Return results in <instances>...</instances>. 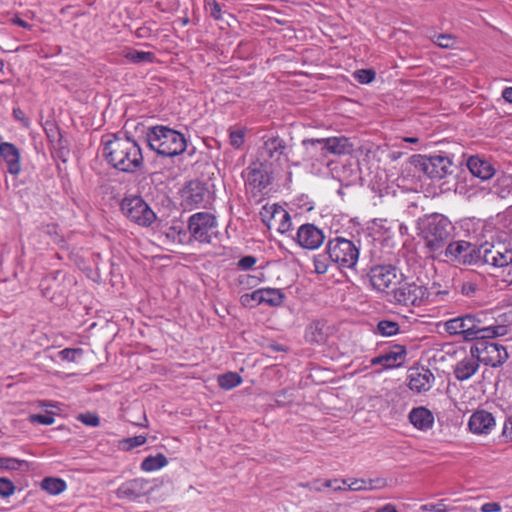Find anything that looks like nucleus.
Wrapping results in <instances>:
<instances>
[{
  "label": "nucleus",
  "mask_w": 512,
  "mask_h": 512,
  "mask_svg": "<svg viewBox=\"0 0 512 512\" xmlns=\"http://www.w3.org/2000/svg\"><path fill=\"white\" fill-rule=\"evenodd\" d=\"M303 153L301 161L315 174L323 172L330 166L328 155H348L353 151V144L345 136L327 138H306L301 141Z\"/></svg>",
  "instance_id": "1"
},
{
  "label": "nucleus",
  "mask_w": 512,
  "mask_h": 512,
  "mask_svg": "<svg viewBox=\"0 0 512 512\" xmlns=\"http://www.w3.org/2000/svg\"><path fill=\"white\" fill-rule=\"evenodd\" d=\"M102 154L114 169L134 173L143 164V154L138 142L128 136L109 134L102 138Z\"/></svg>",
  "instance_id": "2"
},
{
  "label": "nucleus",
  "mask_w": 512,
  "mask_h": 512,
  "mask_svg": "<svg viewBox=\"0 0 512 512\" xmlns=\"http://www.w3.org/2000/svg\"><path fill=\"white\" fill-rule=\"evenodd\" d=\"M419 236L424 240L429 253L439 255L454 236L452 222L442 214H431L418 224Z\"/></svg>",
  "instance_id": "3"
},
{
  "label": "nucleus",
  "mask_w": 512,
  "mask_h": 512,
  "mask_svg": "<svg viewBox=\"0 0 512 512\" xmlns=\"http://www.w3.org/2000/svg\"><path fill=\"white\" fill-rule=\"evenodd\" d=\"M481 316L482 313L466 314L445 322V330L450 335H461L466 341L493 338L503 335L504 327L486 326Z\"/></svg>",
  "instance_id": "4"
},
{
  "label": "nucleus",
  "mask_w": 512,
  "mask_h": 512,
  "mask_svg": "<svg viewBox=\"0 0 512 512\" xmlns=\"http://www.w3.org/2000/svg\"><path fill=\"white\" fill-rule=\"evenodd\" d=\"M149 147L163 157L182 154L187 148L185 136L177 130L164 125L149 127L146 132Z\"/></svg>",
  "instance_id": "5"
},
{
  "label": "nucleus",
  "mask_w": 512,
  "mask_h": 512,
  "mask_svg": "<svg viewBox=\"0 0 512 512\" xmlns=\"http://www.w3.org/2000/svg\"><path fill=\"white\" fill-rule=\"evenodd\" d=\"M326 251L333 263L339 268L347 269L356 267L360 254L359 247L352 240L340 236L327 242Z\"/></svg>",
  "instance_id": "6"
},
{
  "label": "nucleus",
  "mask_w": 512,
  "mask_h": 512,
  "mask_svg": "<svg viewBox=\"0 0 512 512\" xmlns=\"http://www.w3.org/2000/svg\"><path fill=\"white\" fill-rule=\"evenodd\" d=\"M428 288L415 281L398 282V287L393 290V297L396 303L404 306L420 307L429 302Z\"/></svg>",
  "instance_id": "7"
},
{
  "label": "nucleus",
  "mask_w": 512,
  "mask_h": 512,
  "mask_svg": "<svg viewBox=\"0 0 512 512\" xmlns=\"http://www.w3.org/2000/svg\"><path fill=\"white\" fill-rule=\"evenodd\" d=\"M121 209L130 221L142 227L151 226L157 219L155 212L138 196L124 198Z\"/></svg>",
  "instance_id": "8"
},
{
  "label": "nucleus",
  "mask_w": 512,
  "mask_h": 512,
  "mask_svg": "<svg viewBox=\"0 0 512 512\" xmlns=\"http://www.w3.org/2000/svg\"><path fill=\"white\" fill-rule=\"evenodd\" d=\"M217 228L215 216L207 212L195 213L188 221L191 236L201 243H211L218 235Z\"/></svg>",
  "instance_id": "9"
},
{
  "label": "nucleus",
  "mask_w": 512,
  "mask_h": 512,
  "mask_svg": "<svg viewBox=\"0 0 512 512\" xmlns=\"http://www.w3.org/2000/svg\"><path fill=\"white\" fill-rule=\"evenodd\" d=\"M272 173L268 163L260 159L253 161L243 172L246 188L254 195L263 192L271 183Z\"/></svg>",
  "instance_id": "10"
},
{
  "label": "nucleus",
  "mask_w": 512,
  "mask_h": 512,
  "mask_svg": "<svg viewBox=\"0 0 512 512\" xmlns=\"http://www.w3.org/2000/svg\"><path fill=\"white\" fill-rule=\"evenodd\" d=\"M471 352L475 353L479 363L491 367H499L508 359V353L504 346L484 339H478L471 346Z\"/></svg>",
  "instance_id": "11"
},
{
  "label": "nucleus",
  "mask_w": 512,
  "mask_h": 512,
  "mask_svg": "<svg viewBox=\"0 0 512 512\" xmlns=\"http://www.w3.org/2000/svg\"><path fill=\"white\" fill-rule=\"evenodd\" d=\"M258 159L268 163L271 167L282 166L284 162L289 161V149L285 140L279 136L268 137L260 149Z\"/></svg>",
  "instance_id": "12"
},
{
  "label": "nucleus",
  "mask_w": 512,
  "mask_h": 512,
  "mask_svg": "<svg viewBox=\"0 0 512 512\" xmlns=\"http://www.w3.org/2000/svg\"><path fill=\"white\" fill-rule=\"evenodd\" d=\"M477 259L478 262H482L495 269L508 267L512 262L510 249L500 245H482L477 249Z\"/></svg>",
  "instance_id": "13"
},
{
  "label": "nucleus",
  "mask_w": 512,
  "mask_h": 512,
  "mask_svg": "<svg viewBox=\"0 0 512 512\" xmlns=\"http://www.w3.org/2000/svg\"><path fill=\"white\" fill-rule=\"evenodd\" d=\"M368 278L372 288L379 292H385L392 285L399 282L397 268L391 264L372 266Z\"/></svg>",
  "instance_id": "14"
},
{
  "label": "nucleus",
  "mask_w": 512,
  "mask_h": 512,
  "mask_svg": "<svg viewBox=\"0 0 512 512\" xmlns=\"http://www.w3.org/2000/svg\"><path fill=\"white\" fill-rule=\"evenodd\" d=\"M444 252L450 259L462 263L478 262L476 247L464 240L456 242L450 241L444 248Z\"/></svg>",
  "instance_id": "15"
},
{
  "label": "nucleus",
  "mask_w": 512,
  "mask_h": 512,
  "mask_svg": "<svg viewBox=\"0 0 512 512\" xmlns=\"http://www.w3.org/2000/svg\"><path fill=\"white\" fill-rule=\"evenodd\" d=\"M324 239L323 231L314 224H303L297 230L296 241L302 248L317 249L323 244Z\"/></svg>",
  "instance_id": "16"
},
{
  "label": "nucleus",
  "mask_w": 512,
  "mask_h": 512,
  "mask_svg": "<svg viewBox=\"0 0 512 512\" xmlns=\"http://www.w3.org/2000/svg\"><path fill=\"white\" fill-rule=\"evenodd\" d=\"M451 161L444 156H431L421 161L422 171L432 179H442L450 173Z\"/></svg>",
  "instance_id": "17"
},
{
  "label": "nucleus",
  "mask_w": 512,
  "mask_h": 512,
  "mask_svg": "<svg viewBox=\"0 0 512 512\" xmlns=\"http://www.w3.org/2000/svg\"><path fill=\"white\" fill-rule=\"evenodd\" d=\"M284 300V294L280 289L275 288H262L250 294H245L241 297V302L244 305L249 304L251 301L257 304L266 303L270 306H279Z\"/></svg>",
  "instance_id": "18"
},
{
  "label": "nucleus",
  "mask_w": 512,
  "mask_h": 512,
  "mask_svg": "<svg viewBox=\"0 0 512 512\" xmlns=\"http://www.w3.org/2000/svg\"><path fill=\"white\" fill-rule=\"evenodd\" d=\"M148 491V481L143 478H135L121 484L116 491V495L119 499L134 501L146 495Z\"/></svg>",
  "instance_id": "19"
},
{
  "label": "nucleus",
  "mask_w": 512,
  "mask_h": 512,
  "mask_svg": "<svg viewBox=\"0 0 512 512\" xmlns=\"http://www.w3.org/2000/svg\"><path fill=\"white\" fill-rule=\"evenodd\" d=\"M496 426L492 413L486 410L475 411L469 419V430L476 435H488Z\"/></svg>",
  "instance_id": "20"
},
{
  "label": "nucleus",
  "mask_w": 512,
  "mask_h": 512,
  "mask_svg": "<svg viewBox=\"0 0 512 512\" xmlns=\"http://www.w3.org/2000/svg\"><path fill=\"white\" fill-rule=\"evenodd\" d=\"M408 386L417 393L426 392L431 389L435 377L429 369L412 368L408 375Z\"/></svg>",
  "instance_id": "21"
},
{
  "label": "nucleus",
  "mask_w": 512,
  "mask_h": 512,
  "mask_svg": "<svg viewBox=\"0 0 512 512\" xmlns=\"http://www.w3.org/2000/svg\"><path fill=\"white\" fill-rule=\"evenodd\" d=\"M406 356V350L403 346H394L388 352L376 356L370 360L372 366L381 365L383 369H391L400 366Z\"/></svg>",
  "instance_id": "22"
},
{
  "label": "nucleus",
  "mask_w": 512,
  "mask_h": 512,
  "mask_svg": "<svg viewBox=\"0 0 512 512\" xmlns=\"http://www.w3.org/2000/svg\"><path fill=\"white\" fill-rule=\"evenodd\" d=\"M479 361L473 352L466 353L454 366L455 378L459 381L470 379L479 369Z\"/></svg>",
  "instance_id": "23"
},
{
  "label": "nucleus",
  "mask_w": 512,
  "mask_h": 512,
  "mask_svg": "<svg viewBox=\"0 0 512 512\" xmlns=\"http://www.w3.org/2000/svg\"><path fill=\"white\" fill-rule=\"evenodd\" d=\"M0 156L7 164L8 172L12 175H18L21 171L20 152L18 148L9 142L0 144Z\"/></svg>",
  "instance_id": "24"
},
{
  "label": "nucleus",
  "mask_w": 512,
  "mask_h": 512,
  "mask_svg": "<svg viewBox=\"0 0 512 512\" xmlns=\"http://www.w3.org/2000/svg\"><path fill=\"white\" fill-rule=\"evenodd\" d=\"M408 419L410 423L420 431H427L433 427L434 415L424 406L413 408L409 414Z\"/></svg>",
  "instance_id": "25"
},
{
  "label": "nucleus",
  "mask_w": 512,
  "mask_h": 512,
  "mask_svg": "<svg viewBox=\"0 0 512 512\" xmlns=\"http://www.w3.org/2000/svg\"><path fill=\"white\" fill-rule=\"evenodd\" d=\"M467 166L474 176L482 180L490 179L495 174L493 166L488 161L478 156L470 157Z\"/></svg>",
  "instance_id": "26"
},
{
  "label": "nucleus",
  "mask_w": 512,
  "mask_h": 512,
  "mask_svg": "<svg viewBox=\"0 0 512 512\" xmlns=\"http://www.w3.org/2000/svg\"><path fill=\"white\" fill-rule=\"evenodd\" d=\"M492 193L505 199L512 195V174L500 173L491 188Z\"/></svg>",
  "instance_id": "27"
},
{
  "label": "nucleus",
  "mask_w": 512,
  "mask_h": 512,
  "mask_svg": "<svg viewBox=\"0 0 512 512\" xmlns=\"http://www.w3.org/2000/svg\"><path fill=\"white\" fill-rule=\"evenodd\" d=\"M341 484L347 486L346 490H351V491L373 490L376 488H383L386 486V482L384 479H376V480L353 479L349 483L347 480L342 479Z\"/></svg>",
  "instance_id": "28"
},
{
  "label": "nucleus",
  "mask_w": 512,
  "mask_h": 512,
  "mask_svg": "<svg viewBox=\"0 0 512 512\" xmlns=\"http://www.w3.org/2000/svg\"><path fill=\"white\" fill-rule=\"evenodd\" d=\"M186 193V200L196 206L204 204L209 194L206 187L199 182L191 183Z\"/></svg>",
  "instance_id": "29"
},
{
  "label": "nucleus",
  "mask_w": 512,
  "mask_h": 512,
  "mask_svg": "<svg viewBox=\"0 0 512 512\" xmlns=\"http://www.w3.org/2000/svg\"><path fill=\"white\" fill-rule=\"evenodd\" d=\"M272 221L278 224L277 230L280 233H286L292 227V222L289 213L282 208H277L273 211Z\"/></svg>",
  "instance_id": "30"
},
{
  "label": "nucleus",
  "mask_w": 512,
  "mask_h": 512,
  "mask_svg": "<svg viewBox=\"0 0 512 512\" xmlns=\"http://www.w3.org/2000/svg\"><path fill=\"white\" fill-rule=\"evenodd\" d=\"M167 464L166 456L159 453L155 456L146 457L141 463V469L146 472H152L165 467Z\"/></svg>",
  "instance_id": "31"
},
{
  "label": "nucleus",
  "mask_w": 512,
  "mask_h": 512,
  "mask_svg": "<svg viewBox=\"0 0 512 512\" xmlns=\"http://www.w3.org/2000/svg\"><path fill=\"white\" fill-rule=\"evenodd\" d=\"M429 294L428 304L450 301L455 296V292L453 290L449 288L441 290L435 283L432 285L431 290H429Z\"/></svg>",
  "instance_id": "32"
},
{
  "label": "nucleus",
  "mask_w": 512,
  "mask_h": 512,
  "mask_svg": "<svg viewBox=\"0 0 512 512\" xmlns=\"http://www.w3.org/2000/svg\"><path fill=\"white\" fill-rule=\"evenodd\" d=\"M306 339L312 343H323L326 340L324 324L317 321L313 322L306 330Z\"/></svg>",
  "instance_id": "33"
},
{
  "label": "nucleus",
  "mask_w": 512,
  "mask_h": 512,
  "mask_svg": "<svg viewBox=\"0 0 512 512\" xmlns=\"http://www.w3.org/2000/svg\"><path fill=\"white\" fill-rule=\"evenodd\" d=\"M218 385L224 390H230L242 383L241 376L236 372H227L217 378Z\"/></svg>",
  "instance_id": "34"
},
{
  "label": "nucleus",
  "mask_w": 512,
  "mask_h": 512,
  "mask_svg": "<svg viewBox=\"0 0 512 512\" xmlns=\"http://www.w3.org/2000/svg\"><path fill=\"white\" fill-rule=\"evenodd\" d=\"M41 486L43 490L47 491L52 495H58L62 493L63 491H65L67 487L64 480L52 477L45 478L42 481Z\"/></svg>",
  "instance_id": "35"
},
{
  "label": "nucleus",
  "mask_w": 512,
  "mask_h": 512,
  "mask_svg": "<svg viewBox=\"0 0 512 512\" xmlns=\"http://www.w3.org/2000/svg\"><path fill=\"white\" fill-rule=\"evenodd\" d=\"M331 263H333L331 261V257L325 250V253H319L314 256V258H313L314 271L317 274H325V273H327Z\"/></svg>",
  "instance_id": "36"
},
{
  "label": "nucleus",
  "mask_w": 512,
  "mask_h": 512,
  "mask_svg": "<svg viewBox=\"0 0 512 512\" xmlns=\"http://www.w3.org/2000/svg\"><path fill=\"white\" fill-rule=\"evenodd\" d=\"M125 58L132 63H152L154 61V54L152 52L130 50L125 53Z\"/></svg>",
  "instance_id": "37"
},
{
  "label": "nucleus",
  "mask_w": 512,
  "mask_h": 512,
  "mask_svg": "<svg viewBox=\"0 0 512 512\" xmlns=\"http://www.w3.org/2000/svg\"><path fill=\"white\" fill-rule=\"evenodd\" d=\"M399 324L391 320H381L377 324V331L380 335L390 337L398 334Z\"/></svg>",
  "instance_id": "38"
},
{
  "label": "nucleus",
  "mask_w": 512,
  "mask_h": 512,
  "mask_svg": "<svg viewBox=\"0 0 512 512\" xmlns=\"http://www.w3.org/2000/svg\"><path fill=\"white\" fill-rule=\"evenodd\" d=\"M146 437L144 435H138L130 438H125L120 441V447L122 450L129 451L133 448L139 447L146 443Z\"/></svg>",
  "instance_id": "39"
},
{
  "label": "nucleus",
  "mask_w": 512,
  "mask_h": 512,
  "mask_svg": "<svg viewBox=\"0 0 512 512\" xmlns=\"http://www.w3.org/2000/svg\"><path fill=\"white\" fill-rule=\"evenodd\" d=\"M245 142V130L243 129H230L229 130V143L235 149H240Z\"/></svg>",
  "instance_id": "40"
},
{
  "label": "nucleus",
  "mask_w": 512,
  "mask_h": 512,
  "mask_svg": "<svg viewBox=\"0 0 512 512\" xmlns=\"http://www.w3.org/2000/svg\"><path fill=\"white\" fill-rule=\"evenodd\" d=\"M434 44L441 48H453L456 44L455 38L451 34H435L432 37Z\"/></svg>",
  "instance_id": "41"
},
{
  "label": "nucleus",
  "mask_w": 512,
  "mask_h": 512,
  "mask_svg": "<svg viewBox=\"0 0 512 512\" xmlns=\"http://www.w3.org/2000/svg\"><path fill=\"white\" fill-rule=\"evenodd\" d=\"M58 354L63 361L75 362L83 354V350L81 348H65Z\"/></svg>",
  "instance_id": "42"
},
{
  "label": "nucleus",
  "mask_w": 512,
  "mask_h": 512,
  "mask_svg": "<svg viewBox=\"0 0 512 512\" xmlns=\"http://www.w3.org/2000/svg\"><path fill=\"white\" fill-rule=\"evenodd\" d=\"M205 9L215 20L219 21L222 19V9L216 0H207Z\"/></svg>",
  "instance_id": "43"
},
{
  "label": "nucleus",
  "mask_w": 512,
  "mask_h": 512,
  "mask_svg": "<svg viewBox=\"0 0 512 512\" xmlns=\"http://www.w3.org/2000/svg\"><path fill=\"white\" fill-rule=\"evenodd\" d=\"M354 78L361 84H368L375 78V72L371 69H360L354 72Z\"/></svg>",
  "instance_id": "44"
},
{
  "label": "nucleus",
  "mask_w": 512,
  "mask_h": 512,
  "mask_svg": "<svg viewBox=\"0 0 512 512\" xmlns=\"http://www.w3.org/2000/svg\"><path fill=\"white\" fill-rule=\"evenodd\" d=\"M24 461L10 457H0V469L17 470L21 467Z\"/></svg>",
  "instance_id": "45"
},
{
  "label": "nucleus",
  "mask_w": 512,
  "mask_h": 512,
  "mask_svg": "<svg viewBox=\"0 0 512 512\" xmlns=\"http://www.w3.org/2000/svg\"><path fill=\"white\" fill-rule=\"evenodd\" d=\"M15 491L12 481L7 478H0V497L6 498L11 496Z\"/></svg>",
  "instance_id": "46"
},
{
  "label": "nucleus",
  "mask_w": 512,
  "mask_h": 512,
  "mask_svg": "<svg viewBox=\"0 0 512 512\" xmlns=\"http://www.w3.org/2000/svg\"><path fill=\"white\" fill-rule=\"evenodd\" d=\"M78 420L91 427H97L100 424L99 417L93 413L81 414Z\"/></svg>",
  "instance_id": "47"
},
{
  "label": "nucleus",
  "mask_w": 512,
  "mask_h": 512,
  "mask_svg": "<svg viewBox=\"0 0 512 512\" xmlns=\"http://www.w3.org/2000/svg\"><path fill=\"white\" fill-rule=\"evenodd\" d=\"M257 262V259L256 257L252 256V255H247V256H244L242 257L239 261H238V267L241 269V270H249L251 269Z\"/></svg>",
  "instance_id": "48"
},
{
  "label": "nucleus",
  "mask_w": 512,
  "mask_h": 512,
  "mask_svg": "<svg viewBox=\"0 0 512 512\" xmlns=\"http://www.w3.org/2000/svg\"><path fill=\"white\" fill-rule=\"evenodd\" d=\"M31 421L42 425H51L54 423L55 419L54 416L50 414H35L31 416Z\"/></svg>",
  "instance_id": "49"
},
{
  "label": "nucleus",
  "mask_w": 512,
  "mask_h": 512,
  "mask_svg": "<svg viewBox=\"0 0 512 512\" xmlns=\"http://www.w3.org/2000/svg\"><path fill=\"white\" fill-rule=\"evenodd\" d=\"M421 509L423 511H434V512H447L448 511L447 506L445 505L443 500H441L440 502H438L436 504L429 503V504L422 505Z\"/></svg>",
  "instance_id": "50"
},
{
  "label": "nucleus",
  "mask_w": 512,
  "mask_h": 512,
  "mask_svg": "<svg viewBox=\"0 0 512 512\" xmlns=\"http://www.w3.org/2000/svg\"><path fill=\"white\" fill-rule=\"evenodd\" d=\"M339 483H341V480H338V479H333V480H326L324 483H323V487L325 488H331L333 489L334 491H342V490H346V487L345 485H340Z\"/></svg>",
  "instance_id": "51"
},
{
  "label": "nucleus",
  "mask_w": 512,
  "mask_h": 512,
  "mask_svg": "<svg viewBox=\"0 0 512 512\" xmlns=\"http://www.w3.org/2000/svg\"><path fill=\"white\" fill-rule=\"evenodd\" d=\"M477 290V286L473 282H465L462 284L461 292L465 296H473Z\"/></svg>",
  "instance_id": "52"
},
{
  "label": "nucleus",
  "mask_w": 512,
  "mask_h": 512,
  "mask_svg": "<svg viewBox=\"0 0 512 512\" xmlns=\"http://www.w3.org/2000/svg\"><path fill=\"white\" fill-rule=\"evenodd\" d=\"M501 509V505L496 502L484 503L480 508L482 512H500Z\"/></svg>",
  "instance_id": "53"
},
{
  "label": "nucleus",
  "mask_w": 512,
  "mask_h": 512,
  "mask_svg": "<svg viewBox=\"0 0 512 512\" xmlns=\"http://www.w3.org/2000/svg\"><path fill=\"white\" fill-rule=\"evenodd\" d=\"M502 435L512 441V416L508 417L504 423Z\"/></svg>",
  "instance_id": "54"
},
{
  "label": "nucleus",
  "mask_w": 512,
  "mask_h": 512,
  "mask_svg": "<svg viewBox=\"0 0 512 512\" xmlns=\"http://www.w3.org/2000/svg\"><path fill=\"white\" fill-rule=\"evenodd\" d=\"M11 22L15 25H18L22 28H25V29H30L31 28V25L24 21L23 19H21L20 17L18 16H14L12 19H11Z\"/></svg>",
  "instance_id": "55"
},
{
  "label": "nucleus",
  "mask_w": 512,
  "mask_h": 512,
  "mask_svg": "<svg viewBox=\"0 0 512 512\" xmlns=\"http://www.w3.org/2000/svg\"><path fill=\"white\" fill-rule=\"evenodd\" d=\"M502 98L508 102L512 103V87H506L502 91Z\"/></svg>",
  "instance_id": "56"
},
{
  "label": "nucleus",
  "mask_w": 512,
  "mask_h": 512,
  "mask_svg": "<svg viewBox=\"0 0 512 512\" xmlns=\"http://www.w3.org/2000/svg\"><path fill=\"white\" fill-rule=\"evenodd\" d=\"M376 512H398L396 507L393 504H386L382 506L381 508L377 509Z\"/></svg>",
  "instance_id": "57"
},
{
  "label": "nucleus",
  "mask_w": 512,
  "mask_h": 512,
  "mask_svg": "<svg viewBox=\"0 0 512 512\" xmlns=\"http://www.w3.org/2000/svg\"><path fill=\"white\" fill-rule=\"evenodd\" d=\"M402 141L416 144L419 142V139L417 137H404V138H402Z\"/></svg>",
  "instance_id": "58"
},
{
  "label": "nucleus",
  "mask_w": 512,
  "mask_h": 512,
  "mask_svg": "<svg viewBox=\"0 0 512 512\" xmlns=\"http://www.w3.org/2000/svg\"><path fill=\"white\" fill-rule=\"evenodd\" d=\"M170 231L171 232L167 233V236H172V235H175L176 233L180 234V230H177V227H175V226L171 227Z\"/></svg>",
  "instance_id": "59"
},
{
  "label": "nucleus",
  "mask_w": 512,
  "mask_h": 512,
  "mask_svg": "<svg viewBox=\"0 0 512 512\" xmlns=\"http://www.w3.org/2000/svg\"><path fill=\"white\" fill-rule=\"evenodd\" d=\"M22 114H23V113H22V111H21L20 109H14V115H15V117H16L17 119H19V120H23V118L21 117V115H22Z\"/></svg>",
  "instance_id": "60"
},
{
  "label": "nucleus",
  "mask_w": 512,
  "mask_h": 512,
  "mask_svg": "<svg viewBox=\"0 0 512 512\" xmlns=\"http://www.w3.org/2000/svg\"><path fill=\"white\" fill-rule=\"evenodd\" d=\"M244 278L247 280L248 284L250 283V280H255L256 279V277L250 276V275H246V276H244Z\"/></svg>",
  "instance_id": "61"
},
{
  "label": "nucleus",
  "mask_w": 512,
  "mask_h": 512,
  "mask_svg": "<svg viewBox=\"0 0 512 512\" xmlns=\"http://www.w3.org/2000/svg\"><path fill=\"white\" fill-rule=\"evenodd\" d=\"M315 490L321 491V488L320 487H315Z\"/></svg>",
  "instance_id": "62"
}]
</instances>
